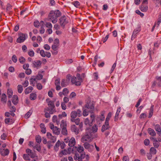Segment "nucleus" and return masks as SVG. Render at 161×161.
Returning a JSON list of instances; mask_svg holds the SVG:
<instances>
[{
    "mask_svg": "<svg viewBox=\"0 0 161 161\" xmlns=\"http://www.w3.org/2000/svg\"><path fill=\"white\" fill-rule=\"evenodd\" d=\"M60 129L56 126H55V127L53 130V133L57 135H58L60 134Z\"/></svg>",
    "mask_w": 161,
    "mask_h": 161,
    "instance_id": "23",
    "label": "nucleus"
},
{
    "mask_svg": "<svg viewBox=\"0 0 161 161\" xmlns=\"http://www.w3.org/2000/svg\"><path fill=\"white\" fill-rule=\"evenodd\" d=\"M37 80H40L42 78V75L41 74H38L35 77Z\"/></svg>",
    "mask_w": 161,
    "mask_h": 161,
    "instance_id": "52",
    "label": "nucleus"
},
{
    "mask_svg": "<svg viewBox=\"0 0 161 161\" xmlns=\"http://www.w3.org/2000/svg\"><path fill=\"white\" fill-rule=\"evenodd\" d=\"M121 110V107H119L117 108L116 112V113L114 118V120L115 121H117L118 119V116Z\"/></svg>",
    "mask_w": 161,
    "mask_h": 161,
    "instance_id": "20",
    "label": "nucleus"
},
{
    "mask_svg": "<svg viewBox=\"0 0 161 161\" xmlns=\"http://www.w3.org/2000/svg\"><path fill=\"white\" fill-rule=\"evenodd\" d=\"M37 88L39 90H41L42 88V84L40 83H38L36 85Z\"/></svg>",
    "mask_w": 161,
    "mask_h": 161,
    "instance_id": "60",
    "label": "nucleus"
},
{
    "mask_svg": "<svg viewBox=\"0 0 161 161\" xmlns=\"http://www.w3.org/2000/svg\"><path fill=\"white\" fill-rule=\"evenodd\" d=\"M155 79L156 80L157 83L159 86H161V76H157Z\"/></svg>",
    "mask_w": 161,
    "mask_h": 161,
    "instance_id": "32",
    "label": "nucleus"
},
{
    "mask_svg": "<svg viewBox=\"0 0 161 161\" xmlns=\"http://www.w3.org/2000/svg\"><path fill=\"white\" fill-rule=\"evenodd\" d=\"M17 90L19 93H21L22 92L23 88L21 85H19L17 86Z\"/></svg>",
    "mask_w": 161,
    "mask_h": 161,
    "instance_id": "37",
    "label": "nucleus"
},
{
    "mask_svg": "<svg viewBox=\"0 0 161 161\" xmlns=\"http://www.w3.org/2000/svg\"><path fill=\"white\" fill-rule=\"evenodd\" d=\"M153 109L152 107H151L150 109V111L149 114V118H151L153 114Z\"/></svg>",
    "mask_w": 161,
    "mask_h": 161,
    "instance_id": "53",
    "label": "nucleus"
},
{
    "mask_svg": "<svg viewBox=\"0 0 161 161\" xmlns=\"http://www.w3.org/2000/svg\"><path fill=\"white\" fill-rule=\"evenodd\" d=\"M61 85L62 87L65 86L67 85V83L64 79L62 80L61 83Z\"/></svg>",
    "mask_w": 161,
    "mask_h": 161,
    "instance_id": "50",
    "label": "nucleus"
},
{
    "mask_svg": "<svg viewBox=\"0 0 161 161\" xmlns=\"http://www.w3.org/2000/svg\"><path fill=\"white\" fill-rule=\"evenodd\" d=\"M73 4L76 7H79L80 5V3L78 1L74 2Z\"/></svg>",
    "mask_w": 161,
    "mask_h": 161,
    "instance_id": "55",
    "label": "nucleus"
},
{
    "mask_svg": "<svg viewBox=\"0 0 161 161\" xmlns=\"http://www.w3.org/2000/svg\"><path fill=\"white\" fill-rule=\"evenodd\" d=\"M45 25L46 27L49 28H52V24L50 22H46L45 24Z\"/></svg>",
    "mask_w": 161,
    "mask_h": 161,
    "instance_id": "59",
    "label": "nucleus"
},
{
    "mask_svg": "<svg viewBox=\"0 0 161 161\" xmlns=\"http://www.w3.org/2000/svg\"><path fill=\"white\" fill-rule=\"evenodd\" d=\"M40 53L41 55L43 57H45L46 56L49 58L51 56V54L50 52H45L43 50H41L40 52Z\"/></svg>",
    "mask_w": 161,
    "mask_h": 161,
    "instance_id": "9",
    "label": "nucleus"
},
{
    "mask_svg": "<svg viewBox=\"0 0 161 161\" xmlns=\"http://www.w3.org/2000/svg\"><path fill=\"white\" fill-rule=\"evenodd\" d=\"M71 120L72 122H75V124L77 125H78L79 124L80 122V119L79 118L76 119H71Z\"/></svg>",
    "mask_w": 161,
    "mask_h": 161,
    "instance_id": "45",
    "label": "nucleus"
},
{
    "mask_svg": "<svg viewBox=\"0 0 161 161\" xmlns=\"http://www.w3.org/2000/svg\"><path fill=\"white\" fill-rule=\"evenodd\" d=\"M31 114V110H29L28 112L25 114V117L26 118H28Z\"/></svg>",
    "mask_w": 161,
    "mask_h": 161,
    "instance_id": "51",
    "label": "nucleus"
},
{
    "mask_svg": "<svg viewBox=\"0 0 161 161\" xmlns=\"http://www.w3.org/2000/svg\"><path fill=\"white\" fill-rule=\"evenodd\" d=\"M61 133L63 135H66L67 134V130L66 128H61Z\"/></svg>",
    "mask_w": 161,
    "mask_h": 161,
    "instance_id": "43",
    "label": "nucleus"
},
{
    "mask_svg": "<svg viewBox=\"0 0 161 161\" xmlns=\"http://www.w3.org/2000/svg\"><path fill=\"white\" fill-rule=\"evenodd\" d=\"M71 82L73 84H75L76 86H80L82 81V79L80 76V75L77 74L76 77L74 76L71 78Z\"/></svg>",
    "mask_w": 161,
    "mask_h": 161,
    "instance_id": "5",
    "label": "nucleus"
},
{
    "mask_svg": "<svg viewBox=\"0 0 161 161\" xmlns=\"http://www.w3.org/2000/svg\"><path fill=\"white\" fill-rule=\"evenodd\" d=\"M64 141L66 143L69 142L68 145L70 147H73L75 145V140L74 137H72L70 139L69 138L64 139Z\"/></svg>",
    "mask_w": 161,
    "mask_h": 161,
    "instance_id": "7",
    "label": "nucleus"
},
{
    "mask_svg": "<svg viewBox=\"0 0 161 161\" xmlns=\"http://www.w3.org/2000/svg\"><path fill=\"white\" fill-rule=\"evenodd\" d=\"M62 92H63V94L64 95H67L69 92V90L67 88H64Z\"/></svg>",
    "mask_w": 161,
    "mask_h": 161,
    "instance_id": "47",
    "label": "nucleus"
},
{
    "mask_svg": "<svg viewBox=\"0 0 161 161\" xmlns=\"http://www.w3.org/2000/svg\"><path fill=\"white\" fill-rule=\"evenodd\" d=\"M61 15V13L59 10L51 11L49 14L48 19L52 23H56L57 21V18Z\"/></svg>",
    "mask_w": 161,
    "mask_h": 161,
    "instance_id": "3",
    "label": "nucleus"
},
{
    "mask_svg": "<svg viewBox=\"0 0 161 161\" xmlns=\"http://www.w3.org/2000/svg\"><path fill=\"white\" fill-rule=\"evenodd\" d=\"M85 107L86 109L89 110L90 113H92L94 111V104L91 101L90 98H88L86 100Z\"/></svg>",
    "mask_w": 161,
    "mask_h": 161,
    "instance_id": "4",
    "label": "nucleus"
},
{
    "mask_svg": "<svg viewBox=\"0 0 161 161\" xmlns=\"http://www.w3.org/2000/svg\"><path fill=\"white\" fill-rule=\"evenodd\" d=\"M29 156L27 154H25L23 155V157L24 159L26 161H31Z\"/></svg>",
    "mask_w": 161,
    "mask_h": 161,
    "instance_id": "34",
    "label": "nucleus"
},
{
    "mask_svg": "<svg viewBox=\"0 0 161 161\" xmlns=\"http://www.w3.org/2000/svg\"><path fill=\"white\" fill-rule=\"evenodd\" d=\"M12 59L14 62L16 63L17 60L16 56L15 55H13L12 58Z\"/></svg>",
    "mask_w": 161,
    "mask_h": 161,
    "instance_id": "58",
    "label": "nucleus"
},
{
    "mask_svg": "<svg viewBox=\"0 0 161 161\" xmlns=\"http://www.w3.org/2000/svg\"><path fill=\"white\" fill-rule=\"evenodd\" d=\"M76 151H74L73 153L74 155V158L75 160L78 161H88L89 159V156L84 152V148L83 146L78 145L77 146L74 147Z\"/></svg>",
    "mask_w": 161,
    "mask_h": 161,
    "instance_id": "1",
    "label": "nucleus"
},
{
    "mask_svg": "<svg viewBox=\"0 0 161 161\" xmlns=\"http://www.w3.org/2000/svg\"><path fill=\"white\" fill-rule=\"evenodd\" d=\"M7 136L6 133H3L1 136V139L3 140H5L6 139V137Z\"/></svg>",
    "mask_w": 161,
    "mask_h": 161,
    "instance_id": "64",
    "label": "nucleus"
},
{
    "mask_svg": "<svg viewBox=\"0 0 161 161\" xmlns=\"http://www.w3.org/2000/svg\"><path fill=\"white\" fill-rule=\"evenodd\" d=\"M61 142L59 140H58L56 143L54 147V150L56 151H58Z\"/></svg>",
    "mask_w": 161,
    "mask_h": 161,
    "instance_id": "25",
    "label": "nucleus"
},
{
    "mask_svg": "<svg viewBox=\"0 0 161 161\" xmlns=\"http://www.w3.org/2000/svg\"><path fill=\"white\" fill-rule=\"evenodd\" d=\"M112 115V113L110 112H109L108 114V115L107 116V117H106V120L105 121H108L110 119V118L111 117Z\"/></svg>",
    "mask_w": 161,
    "mask_h": 161,
    "instance_id": "49",
    "label": "nucleus"
},
{
    "mask_svg": "<svg viewBox=\"0 0 161 161\" xmlns=\"http://www.w3.org/2000/svg\"><path fill=\"white\" fill-rule=\"evenodd\" d=\"M42 64V62L40 60H36L33 62L32 66L38 69L40 67Z\"/></svg>",
    "mask_w": 161,
    "mask_h": 161,
    "instance_id": "13",
    "label": "nucleus"
},
{
    "mask_svg": "<svg viewBox=\"0 0 161 161\" xmlns=\"http://www.w3.org/2000/svg\"><path fill=\"white\" fill-rule=\"evenodd\" d=\"M36 140L38 143H40L42 141L41 137L39 136H36Z\"/></svg>",
    "mask_w": 161,
    "mask_h": 161,
    "instance_id": "41",
    "label": "nucleus"
},
{
    "mask_svg": "<svg viewBox=\"0 0 161 161\" xmlns=\"http://www.w3.org/2000/svg\"><path fill=\"white\" fill-rule=\"evenodd\" d=\"M1 100L2 101L5 103L7 101L6 96L4 94H3L1 96Z\"/></svg>",
    "mask_w": 161,
    "mask_h": 161,
    "instance_id": "40",
    "label": "nucleus"
},
{
    "mask_svg": "<svg viewBox=\"0 0 161 161\" xmlns=\"http://www.w3.org/2000/svg\"><path fill=\"white\" fill-rule=\"evenodd\" d=\"M33 90V88L32 86H30L25 89V93L26 94H28L30 93Z\"/></svg>",
    "mask_w": 161,
    "mask_h": 161,
    "instance_id": "27",
    "label": "nucleus"
},
{
    "mask_svg": "<svg viewBox=\"0 0 161 161\" xmlns=\"http://www.w3.org/2000/svg\"><path fill=\"white\" fill-rule=\"evenodd\" d=\"M150 152L153 154H155L156 153V150L153 147H151L150 149Z\"/></svg>",
    "mask_w": 161,
    "mask_h": 161,
    "instance_id": "44",
    "label": "nucleus"
},
{
    "mask_svg": "<svg viewBox=\"0 0 161 161\" xmlns=\"http://www.w3.org/2000/svg\"><path fill=\"white\" fill-rule=\"evenodd\" d=\"M18 37L17 40H25L27 38V35L25 33L21 32L18 34Z\"/></svg>",
    "mask_w": 161,
    "mask_h": 161,
    "instance_id": "8",
    "label": "nucleus"
},
{
    "mask_svg": "<svg viewBox=\"0 0 161 161\" xmlns=\"http://www.w3.org/2000/svg\"><path fill=\"white\" fill-rule=\"evenodd\" d=\"M29 65L28 64H25L23 65V67L24 69L26 70L29 69Z\"/></svg>",
    "mask_w": 161,
    "mask_h": 161,
    "instance_id": "61",
    "label": "nucleus"
},
{
    "mask_svg": "<svg viewBox=\"0 0 161 161\" xmlns=\"http://www.w3.org/2000/svg\"><path fill=\"white\" fill-rule=\"evenodd\" d=\"M9 152V150L8 149L0 148V153L1 155L3 156L8 155Z\"/></svg>",
    "mask_w": 161,
    "mask_h": 161,
    "instance_id": "11",
    "label": "nucleus"
},
{
    "mask_svg": "<svg viewBox=\"0 0 161 161\" xmlns=\"http://www.w3.org/2000/svg\"><path fill=\"white\" fill-rule=\"evenodd\" d=\"M89 110L87 109H84L83 112V115L84 116H86L88 114Z\"/></svg>",
    "mask_w": 161,
    "mask_h": 161,
    "instance_id": "42",
    "label": "nucleus"
},
{
    "mask_svg": "<svg viewBox=\"0 0 161 161\" xmlns=\"http://www.w3.org/2000/svg\"><path fill=\"white\" fill-rule=\"evenodd\" d=\"M71 130L76 135L78 134L79 132V129L75 125H73L71 126Z\"/></svg>",
    "mask_w": 161,
    "mask_h": 161,
    "instance_id": "15",
    "label": "nucleus"
},
{
    "mask_svg": "<svg viewBox=\"0 0 161 161\" xmlns=\"http://www.w3.org/2000/svg\"><path fill=\"white\" fill-rule=\"evenodd\" d=\"M19 61L20 63L23 64L25 62V59L24 57H20L19 58Z\"/></svg>",
    "mask_w": 161,
    "mask_h": 161,
    "instance_id": "46",
    "label": "nucleus"
},
{
    "mask_svg": "<svg viewBox=\"0 0 161 161\" xmlns=\"http://www.w3.org/2000/svg\"><path fill=\"white\" fill-rule=\"evenodd\" d=\"M67 124L66 121L63 120L61 121L60 124V126L61 128H67Z\"/></svg>",
    "mask_w": 161,
    "mask_h": 161,
    "instance_id": "31",
    "label": "nucleus"
},
{
    "mask_svg": "<svg viewBox=\"0 0 161 161\" xmlns=\"http://www.w3.org/2000/svg\"><path fill=\"white\" fill-rule=\"evenodd\" d=\"M46 101L47 103V105L50 109H54L55 106L54 105V102L55 100L52 101L49 99H47Z\"/></svg>",
    "mask_w": 161,
    "mask_h": 161,
    "instance_id": "10",
    "label": "nucleus"
},
{
    "mask_svg": "<svg viewBox=\"0 0 161 161\" xmlns=\"http://www.w3.org/2000/svg\"><path fill=\"white\" fill-rule=\"evenodd\" d=\"M59 45V41H55L54 42L52 46V48L54 51L56 50L58 47Z\"/></svg>",
    "mask_w": 161,
    "mask_h": 161,
    "instance_id": "17",
    "label": "nucleus"
},
{
    "mask_svg": "<svg viewBox=\"0 0 161 161\" xmlns=\"http://www.w3.org/2000/svg\"><path fill=\"white\" fill-rule=\"evenodd\" d=\"M136 14L139 15L142 17H143L144 16V14L143 13H141L139 10H136Z\"/></svg>",
    "mask_w": 161,
    "mask_h": 161,
    "instance_id": "62",
    "label": "nucleus"
},
{
    "mask_svg": "<svg viewBox=\"0 0 161 161\" xmlns=\"http://www.w3.org/2000/svg\"><path fill=\"white\" fill-rule=\"evenodd\" d=\"M154 128L158 135H161V128L160 125L157 124L154 125Z\"/></svg>",
    "mask_w": 161,
    "mask_h": 161,
    "instance_id": "19",
    "label": "nucleus"
},
{
    "mask_svg": "<svg viewBox=\"0 0 161 161\" xmlns=\"http://www.w3.org/2000/svg\"><path fill=\"white\" fill-rule=\"evenodd\" d=\"M140 153L141 155L145 156L146 154V151L143 149H142L140 150Z\"/></svg>",
    "mask_w": 161,
    "mask_h": 161,
    "instance_id": "54",
    "label": "nucleus"
},
{
    "mask_svg": "<svg viewBox=\"0 0 161 161\" xmlns=\"http://www.w3.org/2000/svg\"><path fill=\"white\" fill-rule=\"evenodd\" d=\"M84 146L85 149H87L89 151V148H91V147H93V146H91L87 142H85L83 144Z\"/></svg>",
    "mask_w": 161,
    "mask_h": 161,
    "instance_id": "30",
    "label": "nucleus"
},
{
    "mask_svg": "<svg viewBox=\"0 0 161 161\" xmlns=\"http://www.w3.org/2000/svg\"><path fill=\"white\" fill-rule=\"evenodd\" d=\"M28 54L31 57H33L34 55V52L33 50H31L28 52Z\"/></svg>",
    "mask_w": 161,
    "mask_h": 161,
    "instance_id": "57",
    "label": "nucleus"
},
{
    "mask_svg": "<svg viewBox=\"0 0 161 161\" xmlns=\"http://www.w3.org/2000/svg\"><path fill=\"white\" fill-rule=\"evenodd\" d=\"M34 25L36 27H38L40 25V23L38 21H35L34 22Z\"/></svg>",
    "mask_w": 161,
    "mask_h": 161,
    "instance_id": "56",
    "label": "nucleus"
},
{
    "mask_svg": "<svg viewBox=\"0 0 161 161\" xmlns=\"http://www.w3.org/2000/svg\"><path fill=\"white\" fill-rule=\"evenodd\" d=\"M93 121V119H92V120H90L88 118H87L85 119L84 124L86 125L91 126L92 125V122Z\"/></svg>",
    "mask_w": 161,
    "mask_h": 161,
    "instance_id": "18",
    "label": "nucleus"
},
{
    "mask_svg": "<svg viewBox=\"0 0 161 161\" xmlns=\"http://www.w3.org/2000/svg\"><path fill=\"white\" fill-rule=\"evenodd\" d=\"M18 98L17 95H14L13 97L12 102L14 104H16L18 102Z\"/></svg>",
    "mask_w": 161,
    "mask_h": 161,
    "instance_id": "22",
    "label": "nucleus"
},
{
    "mask_svg": "<svg viewBox=\"0 0 161 161\" xmlns=\"http://www.w3.org/2000/svg\"><path fill=\"white\" fill-rule=\"evenodd\" d=\"M93 138V136L91 128H88L86 130L85 135L82 136L81 141L82 142H90L92 141Z\"/></svg>",
    "mask_w": 161,
    "mask_h": 161,
    "instance_id": "2",
    "label": "nucleus"
},
{
    "mask_svg": "<svg viewBox=\"0 0 161 161\" xmlns=\"http://www.w3.org/2000/svg\"><path fill=\"white\" fill-rule=\"evenodd\" d=\"M104 114L105 111H102L101 112V115L100 116V120L103 121L104 120L105 118L104 115Z\"/></svg>",
    "mask_w": 161,
    "mask_h": 161,
    "instance_id": "48",
    "label": "nucleus"
},
{
    "mask_svg": "<svg viewBox=\"0 0 161 161\" xmlns=\"http://www.w3.org/2000/svg\"><path fill=\"white\" fill-rule=\"evenodd\" d=\"M92 132L93 134V133L96 132L97 130V125H93L92 127Z\"/></svg>",
    "mask_w": 161,
    "mask_h": 161,
    "instance_id": "39",
    "label": "nucleus"
},
{
    "mask_svg": "<svg viewBox=\"0 0 161 161\" xmlns=\"http://www.w3.org/2000/svg\"><path fill=\"white\" fill-rule=\"evenodd\" d=\"M7 94L9 98L11 97L13 95V91L11 89H8L7 90Z\"/></svg>",
    "mask_w": 161,
    "mask_h": 161,
    "instance_id": "36",
    "label": "nucleus"
},
{
    "mask_svg": "<svg viewBox=\"0 0 161 161\" xmlns=\"http://www.w3.org/2000/svg\"><path fill=\"white\" fill-rule=\"evenodd\" d=\"M5 123L6 124H11L13 122L12 119L11 118H7L4 120Z\"/></svg>",
    "mask_w": 161,
    "mask_h": 161,
    "instance_id": "28",
    "label": "nucleus"
},
{
    "mask_svg": "<svg viewBox=\"0 0 161 161\" xmlns=\"http://www.w3.org/2000/svg\"><path fill=\"white\" fill-rule=\"evenodd\" d=\"M68 153V151L64 149L60 152L58 156L59 157H62L63 155H66Z\"/></svg>",
    "mask_w": 161,
    "mask_h": 161,
    "instance_id": "21",
    "label": "nucleus"
},
{
    "mask_svg": "<svg viewBox=\"0 0 161 161\" xmlns=\"http://www.w3.org/2000/svg\"><path fill=\"white\" fill-rule=\"evenodd\" d=\"M59 23L60 25L63 28L69 22L68 18L67 16H63L59 19Z\"/></svg>",
    "mask_w": 161,
    "mask_h": 161,
    "instance_id": "6",
    "label": "nucleus"
},
{
    "mask_svg": "<svg viewBox=\"0 0 161 161\" xmlns=\"http://www.w3.org/2000/svg\"><path fill=\"white\" fill-rule=\"evenodd\" d=\"M153 142V146L156 148H158L159 145V143L157 140V139L155 137H151L150 138Z\"/></svg>",
    "mask_w": 161,
    "mask_h": 161,
    "instance_id": "16",
    "label": "nucleus"
},
{
    "mask_svg": "<svg viewBox=\"0 0 161 161\" xmlns=\"http://www.w3.org/2000/svg\"><path fill=\"white\" fill-rule=\"evenodd\" d=\"M25 73L27 75H29L31 74V70L30 69H26Z\"/></svg>",
    "mask_w": 161,
    "mask_h": 161,
    "instance_id": "63",
    "label": "nucleus"
},
{
    "mask_svg": "<svg viewBox=\"0 0 161 161\" xmlns=\"http://www.w3.org/2000/svg\"><path fill=\"white\" fill-rule=\"evenodd\" d=\"M110 128L109 125V122L105 121L104 124L103 125L102 127V131L104 132L105 130L108 129Z\"/></svg>",
    "mask_w": 161,
    "mask_h": 161,
    "instance_id": "12",
    "label": "nucleus"
},
{
    "mask_svg": "<svg viewBox=\"0 0 161 161\" xmlns=\"http://www.w3.org/2000/svg\"><path fill=\"white\" fill-rule=\"evenodd\" d=\"M33 148L35 149H36L37 151L39 152L41 150V147L40 143H37L35 145Z\"/></svg>",
    "mask_w": 161,
    "mask_h": 161,
    "instance_id": "38",
    "label": "nucleus"
},
{
    "mask_svg": "<svg viewBox=\"0 0 161 161\" xmlns=\"http://www.w3.org/2000/svg\"><path fill=\"white\" fill-rule=\"evenodd\" d=\"M140 9L142 12H146L148 9V7L146 5L142 4L140 7Z\"/></svg>",
    "mask_w": 161,
    "mask_h": 161,
    "instance_id": "26",
    "label": "nucleus"
},
{
    "mask_svg": "<svg viewBox=\"0 0 161 161\" xmlns=\"http://www.w3.org/2000/svg\"><path fill=\"white\" fill-rule=\"evenodd\" d=\"M36 98V94L35 93H32L30 94V98L31 100H35Z\"/></svg>",
    "mask_w": 161,
    "mask_h": 161,
    "instance_id": "33",
    "label": "nucleus"
},
{
    "mask_svg": "<svg viewBox=\"0 0 161 161\" xmlns=\"http://www.w3.org/2000/svg\"><path fill=\"white\" fill-rule=\"evenodd\" d=\"M30 84L32 85L33 86H34L36 83L37 82V79L35 77H33L30 79Z\"/></svg>",
    "mask_w": 161,
    "mask_h": 161,
    "instance_id": "24",
    "label": "nucleus"
},
{
    "mask_svg": "<svg viewBox=\"0 0 161 161\" xmlns=\"http://www.w3.org/2000/svg\"><path fill=\"white\" fill-rule=\"evenodd\" d=\"M77 116L76 111H73L70 114V116L72 118L71 119H74L77 117Z\"/></svg>",
    "mask_w": 161,
    "mask_h": 161,
    "instance_id": "35",
    "label": "nucleus"
},
{
    "mask_svg": "<svg viewBox=\"0 0 161 161\" xmlns=\"http://www.w3.org/2000/svg\"><path fill=\"white\" fill-rule=\"evenodd\" d=\"M26 152L27 154L29 155L31 158H34L36 157L35 154L30 149H27L26 150Z\"/></svg>",
    "mask_w": 161,
    "mask_h": 161,
    "instance_id": "14",
    "label": "nucleus"
},
{
    "mask_svg": "<svg viewBox=\"0 0 161 161\" xmlns=\"http://www.w3.org/2000/svg\"><path fill=\"white\" fill-rule=\"evenodd\" d=\"M148 133L149 134L153 136H155L156 135V133L151 128H149L148 129Z\"/></svg>",
    "mask_w": 161,
    "mask_h": 161,
    "instance_id": "29",
    "label": "nucleus"
}]
</instances>
